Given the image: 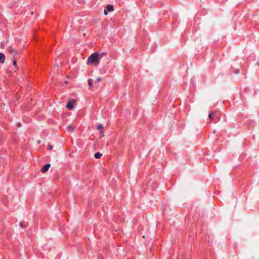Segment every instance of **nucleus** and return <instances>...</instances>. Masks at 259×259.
<instances>
[{
	"label": "nucleus",
	"mask_w": 259,
	"mask_h": 259,
	"mask_svg": "<svg viewBox=\"0 0 259 259\" xmlns=\"http://www.w3.org/2000/svg\"><path fill=\"white\" fill-rule=\"evenodd\" d=\"M100 58L97 53H94L90 55L88 59V64H98L100 63Z\"/></svg>",
	"instance_id": "1"
},
{
	"label": "nucleus",
	"mask_w": 259,
	"mask_h": 259,
	"mask_svg": "<svg viewBox=\"0 0 259 259\" xmlns=\"http://www.w3.org/2000/svg\"><path fill=\"white\" fill-rule=\"evenodd\" d=\"M208 116L211 121H213L214 122H217L220 119L219 115H218L217 113H215L214 114V115H212L211 113H209L208 114Z\"/></svg>",
	"instance_id": "2"
},
{
	"label": "nucleus",
	"mask_w": 259,
	"mask_h": 259,
	"mask_svg": "<svg viewBox=\"0 0 259 259\" xmlns=\"http://www.w3.org/2000/svg\"><path fill=\"white\" fill-rule=\"evenodd\" d=\"M7 51L13 56H15L18 54V52L15 50L12 46H10L7 48Z\"/></svg>",
	"instance_id": "3"
},
{
	"label": "nucleus",
	"mask_w": 259,
	"mask_h": 259,
	"mask_svg": "<svg viewBox=\"0 0 259 259\" xmlns=\"http://www.w3.org/2000/svg\"><path fill=\"white\" fill-rule=\"evenodd\" d=\"M50 166H51V164L50 163H47V164H45L41 168V171L42 172H45L49 170Z\"/></svg>",
	"instance_id": "4"
},
{
	"label": "nucleus",
	"mask_w": 259,
	"mask_h": 259,
	"mask_svg": "<svg viewBox=\"0 0 259 259\" xmlns=\"http://www.w3.org/2000/svg\"><path fill=\"white\" fill-rule=\"evenodd\" d=\"M66 107L70 110L72 109L74 107L73 103L71 101H68L67 103Z\"/></svg>",
	"instance_id": "5"
},
{
	"label": "nucleus",
	"mask_w": 259,
	"mask_h": 259,
	"mask_svg": "<svg viewBox=\"0 0 259 259\" xmlns=\"http://www.w3.org/2000/svg\"><path fill=\"white\" fill-rule=\"evenodd\" d=\"M5 61V56L2 53H0V63H4Z\"/></svg>",
	"instance_id": "6"
},
{
	"label": "nucleus",
	"mask_w": 259,
	"mask_h": 259,
	"mask_svg": "<svg viewBox=\"0 0 259 259\" xmlns=\"http://www.w3.org/2000/svg\"><path fill=\"white\" fill-rule=\"evenodd\" d=\"M106 9L108 11L110 12L114 10V8L112 5H108L106 7Z\"/></svg>",
	"instance_id": "7"
},
{
	"label": "nucleus",
	"mask_w": 259,
	"mask_h": 259,
	"mask_svg": "<svg viewBox=\"0 0 259 259\" xmlns=\"http://www.w3.org/2000/svg\"><path fill=\"white\" fill-rule=\"evenodd\" d=\"M102 156V154L99 153V152H97L95 154V157L96 158V159H99L100 158L101 156Z\"/></svg>",
	"instance_id": "8"
},
{
	"label": "nucleus",
	"mask_w": 259,
	"mask_h": 259,
	"mask_svg": "<svg viewBox=\"0 0 259 259\" xmlns=\"http://www.w3.org/2000/svg\"><path fill=\"white\" fill-rule=\"evenodd\" d=\"M89 85L90 88L93 86V80L92 79H89L88 80Z\"/></svg>",
	"instance_id": "9"
},
{
	"label": "nucleus",
	"mask_w": 259,
	"mask_h": 259,
	"mask_svg": "<svg viewBox=\"0 0 259 259\" xmlns=\"http://www.w3.org/2000/svg\"><path fill=\"white\" fill-rule=\"evenodd\" d=\"M102 128H103V125L102 124H99L98 125V127H97L98 130H100V129H102Z\"/></svg>",
	"instance_id": "10"
},
{
	"label": "nucleus",
	"mask_w": 259,
	"mask_h": 259,
	"mask_svg": "<svg viewBox=\"0 0 259 259\" xmlns=\"http://www.w3.org/2000/svg\"><path fill=\"white\" fill-rule=\"evenodd\" d=\"M13 65L16 68H17V61L15 60L13 61Z\"/></svg>",
	"instance_id": "11"
},
{
	"label": "nucleus",
	"mask_w": 259,
	"mask_h": 259,
	"mask_svg": "<svg viewBox=\"0 0 259 259\" xmlns=\"http://www.w3.org/2000/svg\"><path fill=\"white\" fill-rule=\"evenodd\" d=\"M20 225L22 228H24L25 227L23 223H20Z\"/></svg>",
	"instance_id": "12"
},
{
	"label": "nucleus",
	"mask_w": 259,
	"mask_h": 259,
	"mask_svg": "<svg viewBox=\"0 0 259 259\" xmlns=\"http://www.w3.org/2000/svg\"><path fill=\"white\" fill-rule=\"evenodd\" d=\"M105 53H102V54H101L100 55H99V57L100 58H101V57H102L104 55H105Z\"/></svg>",
	"instance_id": "13"
},
{
	"label": "nucleus",
	"mask_w": 259,
	"mask_h": 259,
	"mask_svg": "<svg viewBox=\"0 0 259 259\" xmlns=\"http://www.w3.org/2000/svg\"><path fill=\"white\" fill-rule=\"evenodd\" d=\"M68 128L69 130H73V127L71 126H68Z\"/></svg>",
	"instance_id": "14"
},
{
	"label": "nucleus",
	"mask_w": 259,
	"mask_h": 259,
	"mask_svg": "<svg viewBox=\"0 0 259 259\" xmlns=\"http://www.w3.org/2000/svg\"><path fill=\"white\" fill-rule=\"evenodd\" d=\"M104 13L105 15H107L108 14V11L106 9L104 10Z\"/></svg>",
	"instance_id": "15"
},
{
	"label": "nucleus",
	"mask_w": 259,
	"mask_h": 259,
	"mask_svg": "<svg viewBox=\"0 0 259 259\" xmlns=\"http://www.w3.org/2000/svg\"><path fill=\"white\" fill-rule=\"evenodd\" d=\"M101 80V77H98L97 78V81H100Z\"/></svg>",
	"instance_id": "16"
},
{
	"label": "nucleus",
	"mask_w": 259,
	"mask_h": 259,
	"mask_svg": "<svg viewBox=\"0 0 259 259\" xmlns=\"http://www.w3.org/2000/svg\"><path fill=\"white\" fill-rule=\"evenodd\" d=\"M101 73H102V74H104V73H106V71H105V70L104 69L101 70Z\"/></svg>",
	"instance_id": "17"
},
{
	"label": "nucleus",
	"mask_w": 259,
	"mask_h": 259,
	"mask_svg": "<svg viewBox=\"0 0 259 259\" xmlns=\"http://www.w3.org/2000/svg\"><path fill=\"white\" fill-rule=\"evenodd\" d=\"M48 148L49 150H51L52 148V146L51 145H49Z\"/></svg>",
	"instance_id": "18"
},
{
	"label": "nucleus",
	"mask_w": 259,
	"mask_h": 259,
	"mask_svg": "<svg viewBox=\"0 0 259 259\" xmlns=\"http://www.w3.org/2000/svg\"><path fill=\"white\" fill-rule=\"evenodd\" d=\"M21 123H19L18 126L20 127L21 126Z\"/></svg>",
	"instance_id": "19"
},
{
	"label": "nucleus",
	"mask_w": 259,
	"mask_h": 259,
	"mask_svg": "<svg viewBox=\"0 0 259 259\" xmlns=\"http://www.w3.org/2000/svg\"><path fill=\"white\" fill-rule=\"evenodd\" d=\"M256 64H257L258 65V66H259V62H257L256 63Z\"/></svg>",
	"instance_id": "20"
}]
</instances>
